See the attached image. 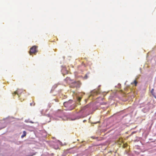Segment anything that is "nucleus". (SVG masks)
I'll return each mask as SVG.
<instances>
[{"instance_id":"nucleus-2","label":"nucleus","mask_w":156,"mask_h":156,"mask_svg":"<svg viewBox=\"0 0 156 156\" xmlns=\"http://www.w3.org/2000/svg\"><path fill=\"white\" fill-rule=\"evenodd\" d=\"M81 83L80 81L75 82L71 83V86L73 87L79 88L80 87Z\"/></svg>"},{"instance_id":"nucleus-5","label":"nucleus","mask_w":156,"mask_h":156,"mask_svg":"<svg viewBox=\"0 0 156 156\" xmlns=\"http://www.w3.org/2000/svg\"><path fill=\"white\" fill-rule=\"evenodd\" d=\"M12 94L13 96H14L16 95H17L18 97H19L17 90L15 92H14L13 93H12Z\"/></svg>"},{"instance_id":"nucleus-8","label":"nucleus","mask_w":156,"mask_h":156,"mask_svg":"<svg viewBox=\"0 0 156 156\" xmlns=\"http://www.w3.org/2000/svg\"><path fill=\"white\" fill-rule=\"evenodd\" d=\"M154 89H152L151 92L153 95V93H154Z\"/></svg>"},{"instance_id":"nucleus-13","label":"nucleus","mask_w":156,"mask_h":156,"mask_svg":"<svg viewBox=\"0 0 156 156\" xmlns=\"http://www.w3.org/2000/svg\"><path fill=\"white\" fill-rule=\"evenodd\" d=\"M32 155H30V156H32Z\"/></svg>"},{"instance_id":"nucleus-11","label":"nucleus","mask_w":156,"mask_h":156,"mask_svg":"<svg viewBox=\"0 0 156 156\" xmlns=\"http://www.w3.org/2000/svg\"><path fill=\"white\" fill-rule=\"evenodd\" d=\"M30 122L31 123H33V122H32L31 121H30Z\"/></svg>"},{"instance_id":"nucleus-3","label":"nucleus","mask_w":156,"mask_h":156,"mask_svg":"<svg viewBox=\"0 0 156 156\" xmlns=\"http://www.w3.org/2000/svg\"><path fill=\"white\" fill-rule=\"evenodd\" d=\"M90 105H86L84 106L82 108V110H87V109L89 108Z\"/></svg>"},{"instance_id":"nucleus-12","label":"nucleus","mask_w":156,"mask_h":156,"mask_svg":"<svg viewBox=\"0 0 156 156\" xmlns=\"http://www.w3.org/2000/svg\"><path fill=\"white\" fill-rule=\"evenodd\" d=\"M154 97L156 99V97L155 96H154Z\"/></svg>"},{"instance_id":"nucleus-6","label":"nucleus","mask_w":156,"mask_h":156,"mask_svg":"<svg viewBox=\"0 0 156 156\" xmlns=\"http://www.w3.org/2000/svg\"><path fill=\"white\" fill-rule=\"evenodd\" d=\"M137 83V82L136 80H135L133 82L131 83V84H135V86H136Z\"/></svg>"},{"instance_id":"nucleus-1","label":"nucleus","mask_w":156,"mask_h":156,"mask_svg":"<svg viewBox=\"0 0 156 156\" xmlns=\"http://www.w3.org/2000/svg\"><path fill=\"white\" fill-rule=\"evenodd\" d=\"M37 47L36 46H33L31 48L29 51L30 55H31L32 54H35L37 52Z\"/></svg>"},{"instance_id":"nucleus-4","label":"nucleus","mask_w":156,"mask_h":156,"mask_svg":"<svg viewBox=\"0 0 156 156\" xmlns=\"http://www.w3.org/2000/svg\"><path fill=\"white\" fill-rule=\"evenodd\" d=\"M27 134V133L25 131H24L23 132V135L21 136V138H23Z\"/></svg>"},{"instance_id":"nucleus-7","label":"nucleus","mask_w":156,"mask_h":156,"mask_svg":"<svg viewBox=\"0 0 156 156\" xmlns=\"http://www.w3.org/2000/svg\"><path fill=\"white\" fill-rule=\"evenodd\" d=\"M81 97H78V100L79 101H81Z\"/></svg>"},{"instance_id":"nucleus-10","label":"nucleus","mask_w":156,"mask_h":156,"mask_svg":"<svg viewBox=\"0 0 156 156\" xmlns=\"http://www.w3.org/2000/svg\"><path fill=\"white\" fill-rule=\"evenodd\" d=\"M119 141H121V142H122V139H119Z\"/></svg>"},{"instance_id":"nucleus-9","label":"nucleus","mask_w":156,"mask_h":156,"mask_svg":"<svg viewBox=\"0 0 156 156\" xmlns=\"http://www.w3.org/2000/svg\"><path fill=\"white\" fill-rule=\"evenodd\" d=\"M68 103V102H65L64 103V105L65 106Z\"/></svg>"}]
</instances>
